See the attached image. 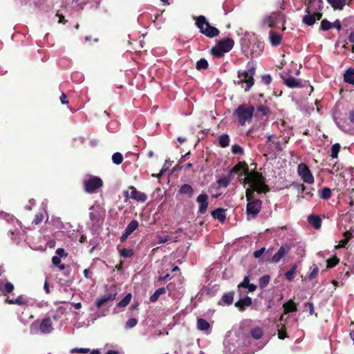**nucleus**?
<instances>
[{
  "instance_id": "23",
  "label": "nucleus",
  "mask_w": 354,
  "mask_h": 354,
  "mask_svg": "<svg viewBox=\"0 0 354 354\" xmlns=\"http://www.w3.org/2000/svg\"><path fill=\"white\" fill-rule=\"evenodd\" d=\"M171 283L168 284L166 288H160L157 289L155 292L150 296L149 301L151 303H154L158 301L159 297L166 293L167 290H169Z\"/></svg>"
},
{
  "instance_id": "31",
  "label": "nucleus",
  "mask_w": 354,
  "mask_h": 354,
  "mask_svg": "<svg viewBox=\"0 0 354 354\" xmlns=\"http://www.w3.org/2000/svg\"><path fill=\"white\" fill-rule=\"evenodd\" d=\"M250 335L254 339H259L263 335V330L261 327L257 326L250 330Z\"/></svg>"
},
{
  "instance_id": "60",
  "label": "nucleus",
  "mask_w": 354,
  "mask_h": 354,
  "mask_svg": "<svg viewBox=\"0 0 354 354\" xmlns=\"http://www.w3.org/2000/svg\"><path fill=\"white\" fill-rule=\"evenodd\" d=\"M57 257H64L66 258L68 256L67 252H66L64 248H59L55 251Z\"/></svg>"
},
{
  "instance_id": "35",
  "label": "nucleus",
  "mask_w": 354,
  "mask_h": 354,
  "mask_svg": "<svg viewBox=\"0 0 354 354\" xmlns=\"http://www.w3.org/2000/svg\"><path fill=\"white\" fill-rule=\"evenodd\" d=\"M283 8L282 7L280 8V10L276 12H272L270 15L274 17V20L276 23H279L281 21L285 22L284 15L282 12Z\"/></svg>"
},
{
  "instance_id": "26",
  "label": "nucleus",
  "mask_w": 354,
  "mask_h": 354,
  "mask_svg": "<svg viewBox=\"0 0 354 354\" xmlns=\"http://www.w3.org/2000/svg\"><path fill=\"white\" fill-rule=\"evenodd\" d=\"M283 82L289 88H300L302 86L301 82L292 76L285 79Z\"/></svg>"
},
{
  "instance_id": "2",
  "label": "nucleus",
  "mask_w": 354,
  "mask_h": 354,
  "mask_svg": "<svg viewBox=\"0 0 354 354\" xmlns=\"http://www.w3.org/2000/svg\"><path fill=\"white\" fill-rule=\"evenodd\" d=\"M256 68L253 62H249L247 64L246 71H239L238 72V79L234 82L240 85L245 91H248L254 85Z\"/></svg>"
},
{
  "instance_id": "19",
  "label": "nucleus",
  "mask_w": 354,
  "mask_h": 354,
  "mask_svg": "<svg viewBox=\"0 0 354 354\" xmlns=\"http://www.w3.org/2000/svg\"><path fill=\"white\" fill-rule=\"evenodd\" d=\"M334 10H342L344 7L353 0H326Z\"/></svg>"
},
{
  "instance_id": "13",
  "label": "nucleus",
  "mask_w": 354,
  "mask_h": 354,
  "mask_svg": "<svg viewBox=\"0 0 354 354\" xmlns=\"http://www.w3.org/2000/svg\"><path fill=\"white\" fill-rule=\"evenodd\" d=\"M55 1L56 0H35V5L40 10L48 12L53 8Z\"/></svg>"
},
{
  "instance_id": "45",
  "label": "nucleus",
  "mask_w": 354,
  "mask_h": 354,
  "mask_svg": "<svg viewBox=\"0 0 354 354\" xmlns=\"http://www.w3.org/2000/svg\"><path fill=\"white\" fill-rule=\"evenodd\" d=\"M340 148H341V147H340V145L339 143H335V144H334L332 146L330 156L333 158H337V156H338V153L339 152Z\"/></svg>"
},
{
  "instance_id": "8",
  "label": "nucleus",
  "mask_w": 354,
  "mask_h": 354,
  "mask_svg": "<svg viewBox=\"0 0 354 354\" xmlns=\"http://www.w3.org/2000/svg\"><path fill=\"white\" fill-rule=\"evenodd\" d=\"M297 172L299 176L306 183L312 184L315 179L309 167L304 163L299 164L297 167Z\"/></svg>"
},
{
  "instance_id": "28",
  "label": "nucleus",
  "mask_w": 354,
  "mask_h": 354,
  "mask_svg": "<svg viewBox=\"0 0 354 354\" xmlns=\"http://www.w3.org/2000/svg\"><path fill=\"white\" fill-rule=\"evenodd\" d=\"M344 80L350 84H354V68H350L344 74Z\"/></svg>"
},
{
  "instance_id": "42",
  "label": "nucleus",
  "mask_w": 354,
  "mask_h": 354,
  "mask_svg": "<svg viewBox=\"0 0 354 354\" xmlns=\"http://www.w3.org/2000/svg\"><path fill=\"white\" fill-rule=\"evenodd\" d=\"M112 161L115 165H120L123 161V156L120 152H115L112 156Z\"/></svg>"
},
{
  "instance_id": "56",
  "label": "nucleus",
  "mask_w": 354,
  "mask_h": 354,
  "mask_svg": "<svg viewBox=\"0 0 354 354\" xmlns=\"http://www.w3.org/2000/svg\"><path fill=\"white\" fill-rule=\"evenodd\" d=\"M257 110L262 115H266L270 112L269 108L263 105L259 106L257 107Z\"/></svg>"
},
{
  "instance_id": "5",
  "label": "nucleus",
  "mask_w": 354,
  "mask_h": 354,
  "mask_svg": "<svg viewBox=\"0 0 354 354\" xmlns=\"http://www.w3.org/2000/svg\"><path fill=\"white\" fill-rule=\"evenodd\" d=\"M234 44V41L232 39H223L218 41L217 46L212 48L211 53L216 57H221L223 56L224 53L231 50Z\"/></svg>"
},
{
  "instance_id": "11",
  "label": "nucleus",
  "mask_w": 354,
  "mask_h": 354,
  "mask_svg": "<svg viewBox=\"0 0 354 354\" xmlns=\"http://www.w3.org/2000/svg\"><path fill=\"white\" fill-rule=\"evenodd\" d=\"M324 2L322 0H308L305 8L306 13L322 11Z\"/></svg>"
},
{
  "instance_id": "33",
  "label": "nucleus",
  "mask_w": 354,
  "mask_h": 354,
  "mask_svg": "<svg viewBox=\"0 0 354 354\" xmlns=\"http://www.w3.org/2000/svg\"><path fill=\"white\" fill-rule=\"evenodd\" d=\"M180 193L183 194H186L189 197H192L194 194V189L192 187L188 184L183 185L179 190Z\"/></svg>"
},
{
  "instance_id": "15",
  "label": "nucleus",
  "mask_w": 354,
  "mask_h": 354,
  "mask_svg": "<svg viewBox=\"0 0 354 354\" xmlns=\"http://www.w3.org/2000/svg\"><path fill=\"white\" fill-rule=\"evenodd\" d=\"M129 189H131L130 197L132 199L142 203H144L147 200V194L140 191H138L133 186L129 187Z\"/></svg>"
},
{
  "instance_id": "64",
  "label": "nucleus",
  "mask_w": 354,
  "mask_h": 354,
  "mask_svg": "<svg viewBox=\"0 0 354 354\" xmlns=\"http://www.w3.org/2000/svg\"><path fill=\"white\" fill-rule=\"evenodd\" d=\"M348 118L352 124H354V108L349 111Z\"/></svg>"
},
{
  "instance_id": "63",
  "label": "nucleus",
  "mask_w": 354,
  "mask_h": 354,
  "mask_svg": "<svg viewBox=\"0 0 354 354\" xmlns=\"http://www.w3.org/2000/svg\"><path fill=\"white\" fill-rule=\"evenodd\" d=\"M332 28H335L338 31H340L342 30L341 21L339 19H336L332 23Z\"/></svg>"
},
{
  "instance_id": "18",
  "label": "nucleus",
  "mask_w": 354,
  "mask_h": 354,
  "mask_svg": "<svg viewBox=\"0 0 354 354\" xmlns=\"http://www.w3.org/2000/svg\"><path fill=\"white\" fill-rule=\"evenodd\" d=\"M39 329L43 333H49L53 329L52 326V322L50 317L43 319L40 324Z\"/></svg>"
},
{
  "instance_id": "1",
  "label": "nucleus",
  "mask_w": 354,
  "mask_h": 354,
  "mask_svg": "<svg viewBox=\"0 0 354 354\" xmlns=\"http://www.w3.org/2000/svg\"><path fill=\"white\" fill-rule=\"evenodd\" d=\"M243 184L250 183L252 187H255L257 193H267L270 191L268 186L266 183V178L263 176L262 174L256 171H248L246 176L241 180Z\"/></svg>"
},
{
  "instance_id": "54",
  "label": "nucleus",
  "mask_w": 354,
  "mask_h": 354,
  "mask_svg": "<svg viewBox=\"0 0 354 354\" xmlns=\"http://www.w3.org/2000/svg\"><path fill=\"white\" fill-rule=\"evenodd\" d=\"M250 284V278L248 276H245L243 280L239 284L238 288H246L247 286Z\"/></svg>"
},
{
  "instance_id": "22",
  "label": "nucleus",
  "mask_w": 354,
  "mask_h": 354,
  "mask_svg": "<svg viewBox=\"0 0 354 354\" xmlns=\"http://www.w3.org/2000/svg\"><path fill=\"white\" fill-rule=\"evenodd\" d=\"M14 290V286L10 282H4L1 279H0V291L2 292L3 295H7L8 293H10Z\"/></svg>"
},
{
  "instance_id": "40",
  "label": "nucleus",
  "mask_w": 354,
  "mask_h": 354,
  "mask_svg": "<svg viewBox=\"0 0 354 354\" xmlns=\"http://www.w3.org/2000/svg\"><path fill=\"white\" fill-rule=\"evenodd\" d=\"M208 66L209 64L207 61L205 59L202 58L196 62V68L197 70H205L208 68Z\"/></svg>"
},
{
  "instance_id": "36",
  "label": "nucleus",
  "mask_w": 354,
  "mask_h": 354,
  "mask_svg": "<svg viewBox=\"0 0 354 354\" xmlns=\"http://www.w3.org/2000/svg\"><path fill=\"white\" fill-rule=\"evenodd\" d=\"M219 146L222 148L227 147L230 144V137L227 134H222L218 138Z\"/></svg>"
},
{
  "instance_id": "7",
  "label": "nucleus",
  "mask_w": 354,
  "mask_h": 354,
  "mask_svg": "<svg viewBox=\"0 0 354 354\" xmlns=\"http://www.w3.org/2000/svg\"><path fill=\"white\" fill-rule=\"evenodd\" d=\"M103 185L102 180L97 176L91 177L84 180V189L86 192L92 194L97 192Z\"/></svg>"
},
{
  "instance_id": "34",
  "label": "nucleus",
  "mask_w": 354,
  "mask_h": 354,
  "mask_svg": "<svg viewBox=\"0 0 354 354\" xmlns=\"http://www.w3.org/2000/svg\"><path fill=\"white\" fill-rule=\"evenodd\" d=\"M197 328L200 330H207L210 328V325L207 320L203 318H198Z\"/></svg>"
},
{
  "instance_id": "53",
  "label": "nucleus",
  "mask_w": 354,
  "mask_h": 354,
  "mask_svg": "<svg viewBox=\"0 0 354 354\" xmlns=\"http://www.w3.org/2000/svg\"><path fill=\"white\" fill-rule=\"evenodd\" d=\"M304 305V307H305V310H308L310 315H312L315 314V310H314L313 303H312V302H306Z\"/></svg>"
},
{
  "instance_id": "14",
  "label": "nucleus",
  "mask_w": 354,
  "mask_h": 354,
  "mask_svg": "<svg viewBox=\"0 0 354 354\" xmlns=\"http://www.w3.org/2000/svg\"><path fill=\"white\" fill-rule=\"evenodd\" d=\"M249 168L248 165L245 162H239L231 169V173L239 174L241 176L243 174L246 176L248 174Z\"/></svg>"
},
{
  "instance_id": "20",
  "label": "nucleus",
  "mask_w": 354,
  "mask_h": 354,
  "mask_svg": "<svg viewBox=\"0 0 354 354\" xmlns=\"http://www.w3.org/2000/svg\"><path fill=\"white\" fill-rule=\"evenodd\" d=\"M225 211L226 209L218 207L213 210L211 214L214 219H217L218 221L223 223L226 220Z\"/></svg>"
},
{
  "instance_id": "46",
  "label": "nucleus",
  "mask_w": 354,
  "mask_h": 354,
  "mask_svg": "<svg viewBox=\"0 0 354 354\" xmlns=\"http://www.w3.org/2000/svg\"><path fill=\"white\" fill-rule=\"evenodd\" d=\"M254 192H257L255 189V187H253L252 189H247L245 190V197L247 199V201H252V199H257L254 197Z\"/></svg>"
},
{
  "instance_id": "55",
  "label": "nucleus",
  "mask_w": 354,
  "mask_h": 354,
  "mask_svg": "<svg viewBox=\"0 0 354 354\" xmlns=\"http://www.w3.org/2000/svg\"><path fill=\"white\" fill-rule=\"evenodd\" d=\"M301 191L305 194V196H308L309 198H313V189H308L304 185H301Z\"/></svg>"
},
{
  "instance_id": "50",
  "label": "nucleus",
  "mask_w": 354,
  "mask_h": 354,
  "mask_svg": "<svg viewBox=\"0 0 354 354\" xmlns=\"http://www.w3.org/2000/svg\"><path fill=\"white\" fill-rule=\"evenodd\" d=\"M231 150H232V153H234V154H239V155L243 154V148L238 145H232Z\"/></svg>"
},
{
  "instance_id": "48",
  "label": "nucleus",
  "mask_w": 354,
  "mask_h": 354,
  "mask_svg": "<svg viewBox=\"0 0 354 354\" xmlns=\"http://www.w3.org/2000/svg\"><path fill=\"white\" fill-rule=\"evenodd\" d=\"M263 22L265 24H267L270 28H273L277 24L276 21L274 20V17L272 16L271 15L265 17Z\"/></svg>"
},
{
  "instance_id": "43",
  "label": "nucleus",
  "mask_w": 354,
  "mask_h": 354,
  "mask_svg": "<svg viewBox=\"0 0 354 354\" xmlns=\"http://www.w3.org/2000/svg\"><path fill=\"white\" fill-rule=\"evenodd\" d=\"M52 263L53 265L58 266L60 270H64L66 268L64 264H61V258L57 256H54L52 258Z\"/></svg>"
},
{
  "instance_id": "49",
  "label": "nucleus",
  "mask_w": 354,
  "mask_h": 354,
  "mask_svg": "<svg viewBox=\"0 0 354 354\" xmlns=\"http://www.w3.org/2000/svg\"><path fill=\"white\" fill-rule=\"evenodd\" d=\"M339 262V259L337 257H333L327 261V268H332L336 266Z\"/></svg>"
},
{
  "instance_id": "47",
  "label": "nucleus",
  "mask_w": 354,
  "mask_h": 354,
  "mask_svg": "<svg viewBox=\"0 0 354 354\" xmlns=\"http://www.w3.org/2000/svg\"><path fill=\"white\" fill-rule=\"evenodd\" d=\"M120 256L127 258L131 257L134 254V252L132 249L124 248L120 251Z\"/></svg>"
},
{
  "instance_id": "4",
  "label": "nucleus",
  "mask_w": 354,
  "mask_h": 354,
  "mask_svg": "<svg viewBox=\"0 0 354 354\" xmlns=\"http://www.w3.org/2000/svg\"><path fill=\"white\" fill-rule=\"evenodd\" d=\"M196 25L200 32L209 38L216 37L220 33L219 30L211 26L203 15H200L196 18Z\"/></svg>"
},
{
  "instance_id": "9",
  "label": "nucleus",
  "mask_w": 354,
  "mask_h": 354,
  "mask_svg": "<svg viewBox=\"0 0 354 354\" xmlns=\"http://www.w3.org/2000/svg\"><path fill=\"white\" fill-rule=\"evenodd\" d=\"M262 207V201L260 199H252L248 201L246 205V213L248 216L255 217L261 211Z\"/></svg>"
},
{
  "instance_id": "57",
  "label": "nucleus",
  "mask_w": 354,
  "mask_h": 354,
  "mask_svg": "<svg viewBox=\"0 0 354 354\" xmlns=\"http://www.w3.org/2000/svg\"><path fill=\"white\" fill-rule=\"evenodd\" d=\"M43 218V214L41 213H38L35 215L34 219L32 221V223L35 225H38L42 221Z\"/></svg>"
},
{
  "instance_id": "51",
  "label": "nucleus",
  "mask_w": 354,
  "mask_h": 354,
  "mask_svg": "<svg viewBox=\"0 0 354 354\" xmlns=\"http://www.w3.org/2000/svg\"><path fill=\"white\" fill-rule=\"evenodd\" d=\"M216 182H217L219 187H225V188L230 184V182L228 181V180H227L225 177H222V178H219Z\"/></svg>"
},
{
  "instance_id": "12",
  "label": "nucleus",
  "mask_w": 354,
  "mask_h": 354,
  "mask_svg": "<svg viewBox=\"0 0 354 354\" xmlns=\"http://www.w3.org/2000/svg\"><path fill=\"white\" fill-rule=\"evenodd\" d=\"M208 195L207 194H200L197 198L196 202L199 204L198 213L203 214L206 212L208 207Z\"/></svg>"
},
{
  "instance_id": "16",
  "label": "nucleus",
  "mask_w": 354,
  "mask_h": 354,
  "mask_svg": "<svg viewBox=\"0 0 354 354\" xmlns=\"http://www.w3.org/2000/svg\"><path fill=\"white\" fill-rule=\"evenodd\" d=\"M252 298L246 296L243 299H240L235 304L234 306L236 307L240 311L243 312L245 310V307H249L252 305Z\"/></svg>"
},
{
  "instance_id": "29",
  "label": "nucleus",
  "mask_w": 354,
  "mask_h": 354,
  "mask_svg": "<svg viewBox=\"0 0 354 354\" xmlns=\"http://www.w3.org/2000/svg\"><path fill=\"white\" fill-rule=\"evenodd\" d=\"M6 302L9 304H17V305H19V306L26 304V300L23 297V295L18 296L16 299L7 298L6 299Z\"/></svg>"
},
{
  "instance_id": "38",
  "label": "nucleus",
  "mask_w": 354,
  "mask_h": 354,
  "mask_svg": "<svg viewBox=\"0 0 354 354\" xmlns=\"http://www.w3.org/2000/svg\"><path fill=\"white\" fill-rule=\"evenodd\" d=\"M320 192V198L324 200H328L332 196L331 189L328 187H324Z\"/></svg>"
},
{
  "instance_id": "39",
  "label": "nucleus",
  "mask_w": 354,
  "mask_h": 354,
  "mask_svg": "<svg viewBox=\"0 0 354 354\" xmlns=\"http://www.w3.org/2000/svg\"><path fill=\"white\" fill-rule=\"evenodd\" d=\"M270 277L268 274L262 276L259 279V286L261 289L265 288L269 283Z\"/></svg>"
},
{
  "instance_id": "6",
  "label": "nucleus",
  "mask_w": 354,
  "mask_h": 354,
  "mask_svg": "<svg viewBox=\"0 0 354 354\" xmlns=\"http://www.w3.org/2000/svg\"><path fill=\"white\" fill-rule=\"evenodd\" d=\"M244 51L247 56L257 57L259 56L263 50L264 44L263 42L258 41L256 39H253L248 41L246 46H245Z\"/></svg>"
},
{
  "instance_id": "30",
  "label": "nucleus",
  "mask_w": 354,
  "mask_h": 354,
  "mask_svg": "<svg viewBox=\"0 0 354 354\" xmlns=\"http://www.w3.org/2000/svg\"><path fill=\"white\" fill-rule=\"evenodd\" d=\"M302 21L304 24L311 26L316 22V18L312 12H310L303 17Z\"/></svg>"
},
{
  "instance_id": "17",
  "label": "nucleus",
  "mask_w": 354,
  "mask_h": 354,
  "mask_svg": "<svg viewBox=\"0 0 354 354\" xmlns=\"http://www.w3.org/2000/svg\"><path fill=\"white\" fill-rule=\"evenodd\" d=\"M234 297V292L230 291L229 292L225 293L222 297L220 301L218 302V304L220 306L225 305H231L233 303Z\"/></svg>"
},
{
  "instance_id": "62",
  "label": "nucleus",
  "mask_w": 354,
  "mask_h": 354,
  "mask_svg": "<svg viewBox=\"0 0 354 354\" xmlns=\"http://www.w3.org/2000/svg\"><path fill=\"white\" fill-rule=\"evenodd\" d=\"M266 250L265 248H261L260 250L254 252L253 255L255 258L258 259L261 257Z\"/></svg>"
},
{
  "instance_id": "10",
  "label": "nucleus",
  "mask_w": 354,
  "mask_h": 354,
  "mask_svg": "<svg viewBox=\"0 0 354 354\" xmlns=\"http://www.w3.org/2000/svg\"><path fill=\"white\" fill-rule=\"evenodd\" d=\"M291 248L288 244L281 245L278 251L272 257L270 261L274 263H279L290 250Z\"/></svg>"
},
{
  "instance_id": "25",
  "label": "nucleus",
  "mask_w": 354,
  "mask_h": 354,
  "mask_svg": "<svg viewBox=\"0 0 354 354\" xmlns=\"http://www.w3.org/2000/svg\"><path fill=\"white\" fill-rule=\"evenodd\" d=\"M269 38L270 44L273 46H278L281 44L282 40L281 35L274 31L270 32Z\"/></svg>"
},
{
  "instance_id": "21",
  "label": "nucleus",
  "mask_w": 354,
  "mask_h": 354,
  "mask_svg": "<svg viewBox=\"0 0 354 354\" xmlns=\"http://www.w3.org/2000/svg\"><path fill=\"white\" fill-rule=\"evenodd\" d=\"M116 294H107L102 297L97 298L95 304L97 308H101L109 301H113L115 298Z\"/></svg>"
},
{
  "instance_id": "27",
  "label": "nucleus",
  "mask_w": 354,
  "mask_h": 354,
  "mask_svg": "<svg viewBox=\"0 0 354 354\" xmlns=\"http://www.w3.org/2000/svg\"><path fill=\"white\" fill-rule=\"evenodd\" d=\"M283 308L284 314L297 311V305L292 299H290L287 302L284 303L283 304Z\"/></svg>"
},
{
  "instance_id": "24",
  "label": "nucleus",
  "mask_w": 354,
  "mask_h": 354,
  "mask_svg": "<svg viewBox=\"0 0 354 354\" xmlns=\"http://www.w3.org/2000/svg\"><path fill=\"white\" fill-rule=\"evenodd\" d=\"M308 221L316 230H318L321 227L322 219L317 215H309L308 217Z\"/></svg>"
},
{
  "instance_id": "58",
  "label": "nucleus",
  "mask_w": 354,
  "mask_h": 354,
  "mask_svg": "<svg viewBox=\"0 0 354 354\" xmlns=\"http://www.w3.org/2000/svg\"><path fill=\"white\" fill-rule=\"evenodd\" d=\"M318 272H319V268L317 266H315L313 269L312 270V271L310 272V274L308 275V279L310 280L315 279L317 276Z\"/></svg>"
},
{
  "instance_id": "61",
  "label": "nucleus",
  "mask_w": 354,
  "mask_h": 354,
  "mask_svg": "<svg viewBox=\"0 0 354 354\" xmlns=\"http://www.w3.org/2000/svg\"><path fill=\"white\" fill-rule=\"evenodd\" d=\"M261 80L265 84L269 85L271 83L272 77L269 74L263 75L261 76Z\"/></svg>"
},
{
  "instance_id": "59",
  "label": "nucleus",
  "mask_w": 354,
  "mask_h": 354,
  "mask_svg": "<svg viewBox=\"0 0 354 354\" xmlns=\"http://www.w3.org/2000/svg\"><path fill=\"white\" fill-rule=\"evenodd\" d=\"M286 337H288V335H287V333H286V327H285V326H283L278 331V337L280 339H284Z\"/></svg>"
},
{
  "instance_id": "44",
  "label": "nucleus",
  "mask_w": 354,
  "mask_h": 354,
  "mask_svg": "<svg viewBox=\"0 0 354 354\" xmlns=\"http://www.w3.org/2000/svg\"><path fill=\"white\" fill-rule=\"evenodd\" d=\"M332 28V23L328 20L324 19L322 20L320 24V29L324 31L328 30Z\"/></svg>"
},
{
  "instance_id": "32",
  "label": "nucleus",
  "mask_w": 354,
  "mask_h": 354,
  "mask_svg": "<svg viewBox=\"0 0 354 354\" xmlns=\"http://www.w3.org/2000/svg\"><path fill=\"white\" fill-rule=\"evenodd\" d=\"M139 227V223L137 220H132L127 226L124 231L131 235Z\"/></svg>"
},
{
  "instance_id": "52",
  "label": "nucleus",
  "mask_w": 354,
  "mask_h": 354,
  "mask_svg": "<svg viewBox=\"0 0 354 354\" xmlns=\"http://www.w3.org/2000/svg\"><path fill=\"white\" fill-rule=\"evenodd\" d=\"M138 324V319L136 318H130L127 322H126V328H131L136 326Z\"/></svg>"
},
{
  "instance_id": "3",
  "label": "nucleus",
  "mask_w": 354,
  "mask_h": 354,
  "mask_svg": "<svg viewBox=\"0 0 354 354\" xmlns=\"http://www.w3.org/2000/svg\"><path fill=\"white\" fill-rule=\"evenodd\" d=\"M254 113V107L249 104H242L234 111L233 115L236 118L241 126L246 122H250Z\"/></svg>"
},
{
  "instance_id": "41",
  "label": "nucleus",
  "mask_w": 354,
  "mask_h": 354,
  "mask_svg": "<svg viewBox=\"0 0 354 354\" xmlns=\"http://www.w3.org/2000/svg\"><path fill=\"white\" fill-rule=\"evenodd\" d=\"M132 295L131 293H128L121 301L118 304V306L122 308L127 306L131 301Z\"/></svg>"
},
{
  "instance_id": "37",
  "label": "nucleus",
  "mask_w": 354,
  "mask_h": 354,
  "mask_svg": "<svg viewBox=\"0 0 354 354\" xmlns=\"http://www.w3.org/2000/svg\"><path fill=\"white\" fill-rule=\"evenodd\" d=\"M297 268V264H294L292 268H290V270L287 271L286 273H285V277L286 279L289 281H291L293 280V279L295 278V271Z\"/></svg>"
}]
</instances>
